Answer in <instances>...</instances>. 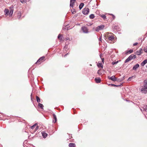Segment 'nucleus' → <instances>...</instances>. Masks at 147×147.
<instances>
[{
	"instance_id": "35",
	"label": "nucleus",
	"mask_w": 147,
	"mask_h": 147,
	"mask_svg": "<svg viewBox=\"0 0 147 147\" xmlns=\"http://www.w3.org/2000/svg\"><path fill=\"white\" fill-rule=\"evenodd\" d=\"M138 44V42H136L134 43L133 44V46H136V45H137Z\"/></svg>"
},
{
	"instance_id": "7",
	"label": "nucleus",
	"mask_w": 147,
	"mask_h": 147,
	"mask_svg": "<svg viewBox=\"0 0 147 147\" xmlns=\"http://www.w3.org/2000/svg\"><path fill=\"white\" fill-rule=\"evenodd\" d=\"M141 91L143 93H147V86L142 88Z\"/></svg>"
},
{
	"instance_id": "14",
	"label": "nucleus",
	"mask_w": 147,
	"mask_h": 147,
	"mask_svg": "<svg viewBox=\"0 0 147 147\" xmlns=\"http://www.w3.org/2000/svg\"><path fill=\"white\" fill-rule=\"evenodd\" d=\"M95 80L97 83H99L101 82V79L99 78H95Z\"/></svg>"
},
{
	"instance_id": "43",
	"label": "nucleus",
	"mask_w": 147,
	"mask_h": 147,
	"mask_svg": "<svg viewBox=\"0 0 147 147\" xmlns=\"http://www.w3.org/2000/svg\"><path fill=\"white\" fill-rule=\"evenodd\" d=\"M131 78H132V77H129V79H131Z\"/></svg>"
},
{
	"instance_id": "31",
	"label": "nucleus",
	"mask_w": 147,
	"mask_h": 147,
	"mask_svg": "<svg viewBox=\"0 0 147 147\" xmlns=\"http://www.w3.org/2000/svg\"><path fill=\"white\" fill-rule=\"evenodd\" d=\"M144 50L145 52L147 53V47H145L144 48Z\"/></svg>"
},
{
	"instance_id": "38",
	"label": "nucleus",
	"mask_w": 147,
	"mask_h": 147,
	"mask_svg": "<svg viewBox=\"0 0 147 147\" xmlns=\"http://www.w3.org/2000/svg\"><path fill=\"white\" fill-rule=\"evenodd\" d=\"M36 128L35 129L36 130H37L38 128V125H36Z\"/></svg>"
},
{
	"instance_id": "1",
	"label": "nucleus",
	"mask_w": 147,
	"mask_h": 147,
	"mask_svg": "<svg viewBox=\"0 0 147 147\" xmlns=\"http://www.w3.org/2000/svg\"><path fill=\"white\" fill-rule=\"evenodd\" d=\"M105 37L110 41H112L114 38V34L111 32L106 33L105 34Z\"/></svg>"
},
{
	"instance_id": "41",
	"label": "nucleus",
	"mask_w": 147,
	"mask_h": 147,
	"mask_svg": "<svg viewBox=\"0 0 147 147\" xmlns=\"http://www.w3.org/2000/svg\"><path fill=\"white\" fill-rule=\"evenodd\" d=\"M99 40L100 41H102V39L101 38H99Z\"/></svg>"
},
{
	"instance_id": "34",
	"label": "nucleus",
	"mask_w": 147,
	"mask_h": 147,
	"mask_svg": "<svg viewBox=\"0 0 147 147\" xmlns=\"http://www.w3.org/2000/svg\"><path fill=\"white\" fill-rule=\"evenodd\" d=\"M110 15L111 16H112V17H113V19L114 20L115 19V16L114 15H113V14H110Z\"/></svg>"
},
{
	"instance_id": "28",
	"label": "nucleus",
	"mask_w": 147,
	"mask_h": 147,
	"mask_svg": "<svg viewBox=\"0 0 147 147\" xmlns=\"http://www.w3.org/2000/svg\"><path fill=\"white\" fill-rule=\"evenodd\" d=\"M69 27V25H67L65 27V28H64L63 29V30H66V29H67V30H68V27Z\"/></svg>"
},
{
	"instance_id": "15",
	"label": "nucleus",
	"mask_w": 147,
	"mask_h": 147,
	"mask_svg": "<svg viewBox=\"0 0 147 147\" xmlns=\"http://www.w3.org/2000/svg\"><path fill=\"white\" fill-rule=\"evenodd\" d=\"M42 136L44 138L47 137V134L44 131H42Z\"/></svg>"
},
{
	"instance_id": "39",
	"label": "nucleus",
	"mask_w": 147,
	"mask_h": 147,
	"mask_svg": "<svg viewBox=\"0 0 147 147\" xmlns=\"http://www.w3.org/2000/svg\"><path fill=\"white\" fill-rule=\"evenodd\" d=\"M102 62L104 63V58H101Z\"/></svg>"
},
{
	"instance_id": "22",
	"label": "nucleus",
	"mask_w": 147,
	"mask_h": 147,
	"mask_svg": "<svg viewBox=\"0 0 147 147\" xmlns=\"http://www.w3.org/2000/svg\"><path fill=\"white\" fill-rule=\"evenodd\" d=\"M131 59L129 57L125 61V63H127L131 60Z\"/></svg>"
},
{
	"instance_id": "30",
	"label": "nucleus",
	"mask_w": 147,
	"mask_h": 147,
	"mask_svg": "<svg viewBox=\"0 0 147 147\" xmlns=\"http://www.w3.org/2000/svg\"><path fill=\"white\" fill-rule=\"evenodd\" d=\"M20 2L23 3H26V0H20Z\"/></svg>"
},
{
	"instance_id": "16",
	"label": "nucleus",
	"mask_w": 147,
	"mask_h": 147,
	"mask_svg": "<svg viewBox=\"0 0 147 147\" xmlns=\"http://www.w3.org/2000/svg\"><path fill=\"white\" fill-rule=\"evenodd\" d=\"M147 63V60L145 59L141 63V65L142 66H144L146 63Z\"/></svg>"
},
{
	"instance_id": "10",
	"label": "nucleus",
	"mask_w": 147,
	"mask_h": 147,
	"mask_svg": "<svg viewBox=\"0 0 147 147\" xmlns=\"http://www.w3.org/2000/svg\"><path fill=\"white\" fill-rule=\"evenodd\" d=\"M142 51V49H139V50L137 51L136 52V54L138 55H140L141 53H142V52H141Z\"/></svg>"
},
{
	"instance_id": "21",
	"label": "nucleus",
	"mask_w": 147,
	"mask_h": 147,
	"mask_svg": "<svg viewBox=\"0 0 147 147\" xmlns=\"http://www.w3.org/2000/svg\"><path fill=\"white\" fill-rule=\"evenodd\" d=\"M144 86H147V80H145L144 82Z\"/></svg>"
},
{
	"instance_id": "32",
	"label": "nucleus",
	"mask_w": 147,
	"mask_h": 147,
	"mask_svg": "<svg viewBox=\"0 0 147 147\" xmlns=\"http://www.w3.org/2000/svg\"><path fill=\"white\" fill-rule=\"evenodd\" d=\"M133 52V51L132 50H129V51H128L127 52V53H132V52Z\"/></svg>"
},
{
	"instance_id": "24",
	"label": "nucleus",
	"mask_w": 147,
	"mask_h": 147,
	"mask_svg": "<svg viewBox=\"0 0 147 147\" xmlns=\"http://www.w3.org/2000/svg\"><path fill=\"white\" fill-rule=\"evenodd\" d=\"M100 16L102 17L104 20H105L106 19V16L104 14L100 15Z\"/></svg>"
},
{
	"instance_id": "5",
	"label": "nucleus",
	"mask_w": 147,
	"mask_h": 147,
	"mask_svg": "<svg viewBox=\"0 0 147 147\" xmlns=\"http://www.w3.org/2000/svg\"><path fill=\"white\" fill-rule=\"evenodd\" d=\"M81 29L83 32L87 33L88 32V29L85 26H83L81 28Z\"/></svg>"
},
{
	"instance_id": "3",
	"label": "nucleus",
	"mask_w": 147,
	"mask_h": 147,
	"mask_svg": "<svg viewBox=\"0 0 147 147\" xmlns=\"http://www.w3.org/2000/svg\"><path fill=\"white\" fill-rule=\"evenodd\" d=\"M105 27V26L104 25H101L97 26L96 29L95 30L96 31L98 32L100 30L103 29Z\"/></svg>"
},
{
	"instance_id": "26",
	"label": "nucleus",
	"mask_w": 147,
	"mask_h": 147,
	"mask_svg": "<svg viewBox=\"0 0 147 147\" xmlns=\"http://www.w3.org/2000/svg\"><path fill=\"white\" fill-rule=\"evenodd\" d=\"M95 17L94 14H91L89 16V17L90 19H93Z\"/></svg>"
},
{
	"instance_id": "11",
	"label": "nucleus",
	"mask_w": 147,
	"mask_h": 147,
	"mask_svg": "<svg viewBox=\"0 0 147 147\" xmlns=\"http://www.w3.org/2000/svg\"><path fill=\"white\" fill-rule=\"evenodd\" d=\"M76 0H71L70 5V7H73L74 3Z\"/></svg>"
},
{
	"instance_id": "27",
	"label": "nucleus",
	"mask_w": 147,
	"mask_h": 147,
	"mask_svg": "<svg viewBox=\"0 0 147 147\" xmlns=\"http://www.w3.org/2000/svg\"><path fill=\"white\" fill-rule=\"evenodd\" d=\"M134 56H135L134 58H136V56L135 55H134L133 54H132L129 57L131 58L132 59L134 58Z\"/></svg>"
},
{
	"instance_id": "4",
	"label": "nucleus",
	"mask_w": 147,
	"mask_h": 147,
	"mask_svg": "<svg viewBox=\"0 0 147 147\" xmlns=\"http://www.w3.org/2000/svg\"><path fill=\"white\" fill-rule=\"evenodd\" d=\"M89 12V9L88 8H85L83 9V13L84 14H88Z\"/></svg>"
},
{
	"instance_id": "29",
	"label": "nucleus",
	"mask_w": 147,
	"mask_h": 147,
	"mask_svg": "<svg viewBox=\"0 0 147 147\" xmlns=\"http://www.w3.org/2000/svg\"><path fill=\"white\" fill-rule=\"evenodd\" d=\"M36 124H35L32 126L30 127L31 128V129H33L35 128V127L36 126Z\"/></svg>"
},
{
	"instance_id": "8",
	"label": "nucleus",
	"mask_w": 147,
	"mask_h": 147,
	"mask_svg": "<svg viewBox=\"0 0 147 147\" xmlns=\"http://www.w3.org/2000/svg\"><path fill=\"white\" fill-rule=\"evenodd\" d=\"M58 38L60 41H62L63 40V35L61 34H59L58 36Z\"/></svg>"
},
{
	"instance_id": "6",
	"label": "nucleus",
	"mask_w": 147,
	"mask_h": 147,
	"mask_svg": "<svg viewBox=\"0 0 147 147\" xmlns=\"http://www.w3.org/2000/svg\"><path fill=\"white\" fill-rule=\"evenodd\" d=\"M10 11L9 13V17H11L13 12V6L11 5L9 7Z\"/></svg>"
},
{
	"instance_id": "13",
	"label": "nucleus",
	"mask_w": 147,
	"mask_h": 147,
	"mask_svg": "<svg viewBox=\"0 0 147 147\" xmlns=\"http://www.w3.org/2000/svg\"><path fill=\"white\" fill-rule=\"evenodd\" d=\"M109 79L115 81L116 80L117 78L115 77L114 76H113L111 77H110Z\"/></svg>"
},
{
	"instance_id": "40",
	"label": "nucleus",
	"mask_w": 147,
	"mask_h": 147,
	"mask_svg": "<svg viewBox=\"0 0 147 147\" xmlns=\"http://www.w3.org/2000/svg\"><path fill=\"white\" fill-rule=\"evenodd\" d=\"M68 53H67V54H66L65 55H64V57H65L67 55H68Z\"/></svg>"
},
{
	"instance_id": "20",
	"label": "nucleus",
	"mask_w": 147,
	"mask_h": 147,
	"mask_svg": "<svg viewBox=\"0 0 147 147\" xmlns=\"http://www.w3.org/2000/svg\"><path fill=\"white\" fill-rule=\"evenodd\" d=\"M84 4L82 3L80 4L79 5V8L80 9H82V7L84 6Z\"/></svg>"
},
{
	"instance_id": "2",
	"label": "nucleus",
	"mask_w": 147,
	"mask_h": 147,
	"mask_svg": "<svg viewBox=\"0 0 147 147\" xmlns=\"http://www.w3.org/2000/svg\"><path fill=\"white\" fill-rule=\"evenodd\" d=\"M45 57L44 56L40 57L36 63V64H40L42 62H43L45 60Z\"/></svg>"
},
{
	"instance_id": "23",
	"label": "nucleus",
	"mask_w": 147,
	"mask_h": 147,
	"mask_svg": "<svg viewBox=\"0 0 147 147\" xmlns=\"http://www.w3.org/2000/svg\"><path fill=\"white\" fill-rule=\"evenodd\" d=\"M36 99L37 102L38 103H39L40 102V100L39 97H38V96H36Z\"/></svg>"
},
{
	"instance_id": "17",
	"label": "nucleus",
	"mask_w": 147,
	"mask_h": 147,
	"mask_svg": "<svg viewBox=\"0 0 147 147\" xmlns=\"http://www.w3.org/2000/svg\"><path fill=\"white\" fill-rule=\"evenodd\" d=\"M4 12L5 13V15L6 16L8 15V13H9V10L8 9H5Z\"/></svg>"
},
{
	"instance_id": "18",
	"label": "nucleus",
	"mask_w": 147,
	"mask_h": 147,
	"mask_svg": "<svg viewBox=\"0 0 147 147\" xmlns=\"http://www.w3.org/2000/svg\"><path fill=\"white\" fill-rule=\"evenodd\" d=\"M75 144L73 143H70L69 145V147H75Z\"/></svg>"
},
{
	"instance_id": "19",
	"label": "nucleus",
	"mask_w": 147,
	"mask_h": 147,
	"mask_svg": "<svg viewBox=\"0 0 147 147\" xmlns=\"http://www.w3.org/2000/svg\"><path fill=\"white\" fill-rule=\"evenodd\" d=\"M97 65L99 67H100L102 68V65L101 63H98L97 64Z\"/></svg>"
},
{
	"instance_id": "37",
	"label": "nucleus",
	"mask_w": 147,
	"mask_h": 147,
	"mask_svg": "<svg viewBox=\"0 0 147 147\" xmlns=\"http://www.w3.org/2000/svg\"><path fill=\"white\" fill-rule=\"evenodd\" d=\"M18 16H19V17L20 18L21 16V13H18Z\"/></svg>"
},
{
	"instance_id": "33",
	"label": "nucleus",
	"mask_w": 147,
	"mask_h": 147,
	"mask_svg": "<svg viewBox=\"0 0 147 147\" xmlns=\"http://www.w3.org/2000/svg\"><path fill=\"white\" fill-rule=\"evenodd\" d=\"M118 62V61H117L116 62H113L112 63V64L113 65H115V64H117Z\"/></svg>"
},
{
	"instance_id": "12",
	"label": "nucleus",
	"mask_w": 147,
	"mask_h": 147,
	"mask_svg": "<svg viewBox=\"0 0 147 147\" xmlns=\"http://www.w3.org/2000/svg\"><path fill=\"white\" fill-rule=\"evenodd\" d=\"M53 122L55 123L57 121V118L56 115L54 114H53Z\"/></svg>"
},
{
	"instance_id": "25",
	"label": "nucleus",
	"mask_w": 147,
	"mask_h": 147,
	"mask_svg": "<svg viewBox=\"0 0 147 147\" xmlns=\"http://www.w3.org/2000/svg\"><path fill=\"white\" fill-rule=\"evenodd\" d=\"M38 106L40 108H41V109H42L43 108V106L42 104H41L40 103H39L38 104Z\"/></svg>"
},
{
	"instance_id": "42",
	"label": "nucleus",
	"mask_w": 147,
	"mask_h": 147,
	"mask_svg": "<svg viewBox=\"0 0 147 147\" xmlns=\"http://www.w3.org/2000/svg\"><path fill=\"white\" fill-rule=\"evenodd\" d=\"M76 13V12L75 11H74L72 13L74 14L75 13Z\"/></svg>"
},
{
	"instance_id": "36",
	"label": "nucleus",
	"mask_w": 147,
	"mask_h": 147,
	"mask_svg": "<svg viewBox=\"0 0 147 147\" xmlns=\"http://www.w3.org/2000/svg\"><path fill=\"white\" fill-rule=\"evenodd\" d=\"M112 86H119V85L117 86V85H115L114 84H112Z\"/></svg>"
},
{
	"instance_id": "9",
	"label": "nucleus",
	"mask_w": 147,
	"mask_h": 147,
	"mask_svg": "<svg viewBox=\"0 0 147 147\" xmlns=\"http://www.w3.org/2000/svg\"><path fill=\"white\" fill-rule=\"evenodd\" d=\"M139 67V65L138 64H136L134 66L133 68V70H136L137 68Z\"/></svg>"
}]
</instances>
